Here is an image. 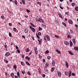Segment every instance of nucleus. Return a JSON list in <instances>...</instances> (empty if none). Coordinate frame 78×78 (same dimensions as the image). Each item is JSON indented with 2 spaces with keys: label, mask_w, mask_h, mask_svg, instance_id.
<instances>
[{
  "label": "nucleus",
  "mask_w": 78,
  "mask_h": 78,
  "mask_svg": "<svg viewBox=\"0 0 78 78\" xmlns=\"http://www.w3.org/2000/svg\"><path fill=\"white\" fill-rule=\"evenodd\" d=\"M72 76H75V74H74V73H72Z\"/></svg>",
  "instance_id": "47"
},
{
  "label": "nucleus",
  "mask_w": 78,
  "mask_h": 78,
  "mask_svg": "<svg viewBox=\"0 0 78 78\" xmlns=\"http://www.w3.org/2000/svg\"><path fill=\"white\" fill-rule=\"evenodd\" d=\"M75 26H76V28H78V25H77V24H75Z\"/></svg>",
  "instance_id": "60"
},
{
  "label": "nucleus",
  "mask_w": 78,
  "mask_h": 78,
  "mask_svg": "<svg viewBox=\"0 0 78 78\" xmlns=\"http://www.w3.org/2000/svg\"><path fill=\"white\" fill-rule=\"evenodd\" d=\"M59 16L60 17H61V18H62V16H61V15H59Z\"/></svg>",
  "instance_id": "62"
},
{
  "label": "nucleus",
  "mask_w": 78,
  "mask_h": 78,
  "mask_svg": "<svg viewBox=\"0 0 78 78\" xmlns=\"http://www.w3.org/2000/svg\"><path fill=\"white\" fill-rule=\"evenodd\" d=\"M15 78H19L18 77V76H16V75L15 76Z\"/></svg>",
  "instance_id": "54"
},
{
  "label": "nucleus",
  "mask_w": 78,
  "mask_h": 78,
  "mask_svg": "<svg viewBox=\"0 0 78 78\" xmlns=\"http://www.w3.org/2000/svg\"><path fill=\"white\" fill-rule=\"evenodd\" d=\"M44 62H45V59H43V60Z\"/></svg>",
  "instance_id": "61"
},
{
  "label": "nucleus",
  "mask_w": 78,
  "mask_h": 78,
  "mask_svg": "<svg viewBox=\"0 0 78 78\" xmlns=\"http://www.w3.org/2000/svg\"><path fill=\"white\" fill-rule=\"evenodd\" d=\"M1 17L2 18V19H4V16L3 15H2L1 16Z\"/></svg>",
  "instance_id": "48"
},
{
  "label": "nucleus",
  "mask_w": 78,
  "mask_h": 78,
  "mask_svg": "<svg viewBox=\"0 0 78 78\" xmlns=\"http://www.w3.org/2000/svg\"><path fill=\"white\" fill-rule=\"evenodd\" d=\"M6 63H8V60H6Z\"/></svg>",
  "instance_id": "64"
},
{
  "label": "nucleus",
  "mask_w": 78,
  "mask_h": 78,
  "mask_svg": "<svg viewBox=\"0 0 78 78\" xmlns=\"http://www.w3.org/2000/svg\"><path fill=\"white\" fill-rule=\"evenodd\" d=\"M73 42L74 44H76V42H75V38L73 39Z\"/></svg>",
  "instance_id": "7"
},
{
  "label": "nucleus",
  "mask_w": 78,
  "mask_h": 78,
  "mask_svg": "<svg viewBox=\"0 0 78 78\" xmlns=\"http://www.w3.org/2000/svg\"><path fill=\"white\" fill-rule=\"evenodd\" d=\"M57 73L58 75V76H59V77H61V73L60 72H58Z\"/></svg>",
  "instance_id": "3"
},
{
  "label": "nucleus",
  "mask_w": 78,
  "mask_h": 78,
  "mask_svg": "<svg viewBox=\"0 0 78 78\" xmlns=\"http://www.w3.org/2000/svg\"><path fill=\"white\" fill-rule=\"evenodd\" d=\"M38 35H39V36H40V35H41V33L38 32Z\"/></svg>",
  "instance_id": "40"
},
{
  "label": "nucleus",
  "mask_w": 78,
  "mask_h": 78,
  "mask_svg": "<svg viewBox=\"0 0 78 78\" xmlns=\"http://www.w3.org/2000/svg\"><path fill=\"white\" fill-rule=\"evenodd\" d=\"M27 74L29 75H30V74H31V73H30L29 72H28L27 73Z\"/></svg>",
  "instance_id": "53"
},
{
  "label": "nucleus",
  "mask_w": 78,
  "mask_h": 78,
  "mask_svg": "<svg viewBox=\"0 0 78 78\" xmlns=\"http://www.w3.org/2000/svg\"><path fill=\"white\" fill-rule=\"evenodd\" d=\"M21 64L22 65V66H25V64H24V63H23V62H21Z\"/></svg>",
  "instance_id": "23"
},
{
  "label": "nucleus",
  "mask_w": 78,
  "mask_h": 78,
  "mask_svg": "<svg viewBox=\"0 0 78 78\" xmlns=\"http://www.w3.org/2000/svg\"><path fill=\"white\" fill-rule=\"evenodd\" d=\"M60 8H61V9H63V8L61 7V5H60Z\"/></svg>",
  "instance_id": "49"
},
{
  "label": "nucleus",
  "mask_w": 78,
  "mask_h": 78,
  "mask_svg": "<svg viewBox=\"0 0 78 78\" xmlns=\"http://www.w3.org/2000/svg\"><path fill=\"white\" fill-rule=\"evenodd\" d=\"M22 73L23 74H25V71H22Z\"/></svg>",
  "instance_id": "46"
},
{
  "label": "nucleus",
  "mask_w": 78,
  "mask_h": 78,
  "mask_svg": "<svg viewBox=\"0 0 78 78\" xmlns=\"http://www.w3.org/2000/svg\"><path fill=\"white\" fill-rule=\"evenodd\" d=\"M21 56H22V57L23 58H24V56H25V55H23V54H22Z\"/></svg>",
  "instance_id": "45"
},
{
  "label": "nucleus",
  "mask_w": 78,
  "mask_h": 78,
  "mask_svg": "<svg viewBox=\"0 0 78 78\" xmlns=\"http://www.w3.org/2000/svg\"><path fill=\"white\" fill-rule=\"evenodd\" d=\"M41 41H39L38 44H41Z\"/></svg>",
  "instance_id": "58"
},
{
  "label": "nucleus",
  "mask_w": 78,
  "mask_h": 78,
  "mask_svg": "<svg viewBox=\"0 0 78 78\" xmlns=\"http://www.w3.org/2000/svg\"><path fill=\"white\" fill-rule=\"evenodd\" d=\"M49 66V65L48 63H46L45 66V67L46 68H47V67H48Z\"/></svg>",
  "instance_id": "27"
},
{
  "label": "nucleus",
  "mask_w": 78,
  "mask_h": 78,
  "mask_svg": "<svg viewBox=\"0 0 78 78\" xmlns=\"http://www.w3.org/2000/svg\"><path fill=\"white\" fill-rule=\"evenodd\" d=\"M46 37L48 41H50V37H49V36L47 35L46 36Z\"/></svg>",
  "instance_id": "4"
},
{
  "label": "nucleus",
  "mask_w": 78,
  "mask_h": 78,
  "mask_svg": "<svg viewBox=\"0 0 78 78\" xmlns=\"http://www.w3.org/2000/svg\"><path fill=\"white\" fill-rule=\"evenodd\" d=\"M75 3H73L72 4V6H75Z\"/></svg>",
  "instance_id": "39"
},
{
  "label": "nucleus",
  "mask_w": 78,
  "mask_h": 78,
  "mask_svg": "<svg viewBox=\"0 0 78 78\" xmlns=\"http://www.w3.org/2000/svg\"><path fill=\"white\" fill-rule=\"evenodd\" d=\"M32 30L33 32H35V29L34 28H32Z\"/></svg>",
  "instance_id": "22"
},
{
  "label": "nucleus",
  "mask_w": 78,
  "mask_h": 78,
  "mask_svg": "<svg viewBox=\"0 0 78 78\" xmlns=\"http://www.w3.org/2000/svg\"><path fill=\"white\" fill-rule=\"evenodd\" d=\"M69 77H70V76H72V71L70 70L69 71Z\"/></svg>",
  "instance_id": "8"
},
{
  "label": "nucleus",
  "mask_w": 78,
  "mask_h": 78,
  "mask_svg": "<svg viewBox=\"0 0 78 78\" xmlns=\"http://www.w3.org/2000/svg\"><path fill=\"white\" fill-rule=\"evenodd\" d=\"M16 49H18V48H19L17 46H16Z\"/></svg>",
  "instance_id": "59"
},
{
  "label": "nucleus",
  "mask_w": 78,
  "mask_h": 78,
  "mask_svg": "<svg viewBox=\"0 0 78 78\" xmlns=\"http://www.w3.org/2000/svg\"><path fill=\"white\" fill-rule=\"evenodd\" d=\"M65 75H69V72H66Z\"/></svg>",
  "instance_id": "32"
},
{
  "label": "nucleus",
  "mask_w": 78,
  "mask_h": 78,
  "mask_svg": "<svg viewBox=\"0 0 78 78\" xmlns=\"http://www.w3.org/2000/svg\"><path fill=\"white\" fill-rule=\"evenodd\" d=\"M14 2L15 5H17V1L16 0H15V1H14Z\"/></svg>",
  "instance_id": "24"
},
{
  "label": "nucleus",
  "mask_w": 78,
  "mask_h": 78,
  "mask_svg": "<svg viewBox=\"0 0 78 78\" xmlns=\"http://www.w3.org/2000/svg\"><path fill=\"white\" fill-rule=\"evenodd\" d=\"M45 76V74H43L42 75V77H43V78H44Z\"/></svg>",
  "instance_id": "51"
},
{
  "label": "nucleus",
  "mask_w": 78,
  "mask_h": 78,
  "mask_svg": "<svg viewBox=\"0 0 78 78\" xmlns=\"http://www.w3.org/2000/svg\"><path fill=\"white\" fill-rule=\"evenodd\" d=\"M35 54L36 55H37V50L35 49Z\"/></svg>",
  "instance_id": "30"
},
{
  "label": "nucleus",
  "mask_w": 78,
  "mask_h": 78,
  "mask_svg": "<svg viewBox=\"0 0 78 78\" xmlns=\"http://www.w3.org/2000/svg\"><path fill=\"white\" fill-rule=\"evenodd\" d=\"M65 45H69V44H70V43H68L67 41H65Z\"/></svg>",
  "instance_id": "6"
},
{
  "label": "nucleus",
  "mask_w": 78,
  "mask_h": 78,
  "mask_svg": "<svg viewBox=\"0 0 78 78\" xmlns=\"http://www.w3.org/2000/svg\"><path fill=\"white\" fill-rule=\"evenodd\" d=\"M55 70V68H52L51 69V72H53Z\"/></svg>",
  "instance_id": "26"
},
{
  "label": "nucleus",
  "mask_w": 78,
  "mask_h": 78,
  "mask_svg": "<svg viewBox=\"0 0 78 78\" xmlns=\"http://www.w3.org/2000/svg\"><path fill=\"white\" fill-rule=\"evenodd\" d=\"M28 32V29H25V33H27Z\"/></svg>",
  "instance_id": "9"
},
{
  "label": "nucleus",
  "mask_w": 78,
  "mask_h": 78,
  "mask_svg": "<svg viewBox=\"0 0 78 78\" xmlns=\"http://www.w3.org/2000/svg\"><path fill=\"white\" fill-rule=\"evenodd\" d=\"M68 22L69 23H70V24H72L73 23V21L71 20H69Z\"/></svg>",
  "instance_id": "2"
},
{
  "label": "nucleus",
  "mask_w": 78,
  "mask_h": 78,
  "mask_svg": "<svg viewBox=\"0 0 78 78\" xmlns=\"http://www.w3.org/2000/svg\"><path fill=\"white\" fill-rule=\"evenodd\" d=\"M22 2L23 3V5H25V0H22Z\"/></svg>",
  "instance_id": "17"
},
{
  "label": "nucleus",
  "mask_w": 78,
  "mask_h": 78,
  "mask_svg": "<svg viewBox=\"0 0 78 78\" xmlns=\"http://www.w3.org/2000/svg\"><path fill=\"white\" fill-rule=\"evenodd\" d=\"M29 51H30V50L29 49V48H28L27 49V50L26 51V52H29Z\"/></svg>",
  "instance_id": "28"
},
{
  "label": "nucleus",
  "mask_w": 78,
  "mask_h": 78,
  "mask_svg": "<svg viewBox=\"0 0 78 78\" xmlns=\"http://www.w3.org/2000/svg\"><path fill=\"white\" fill-rule=\"evenodd\" d=\"M10 75L12 78H14V73H12Z\"/></svg>",
  "instance_id": "12"
},
{
  "label": "nucleus",
  "mask_w": 78,
  "mask_h": 78,
  "mask_svg": "<svg viewBox=\"0 0 78 78\" xmlns=\"http://www.w3.org/2000/svg\"><path fill=\"white\" fill-rule=\"evenodd\" d=\"M9 26H10V27H11V26H12V24H11V23H9Z\"/></svg>",
  "instance_id": "44"
},
{
  "label": "nucleus",
  "mask_w": 78,
  "mask_h": 78,
  "mask_svg": "<svg viewBox=\"0 0 78 78\" xmlns=\"http://www.w3.org/2000/svg\"><path fill=\"white\" fill-rule=\"evenodd\" d=\"M17 75L18 76H19V75H20V73H19V72H18L17 73Z\"/></svg>",
  "instance_id": "34"
},
{
  "label": "nucleus",
  "mask_w": 78,
  "mask_h": 78,
  "mask_svg": "<svg viewBox=\"0 0 78 78\" xmlns=\"http://www.w3.org/2000/svg\"><path fill=\"white\" fill-rule=\"evenodd\" d=\"M55 37H57V38H59V37H58V36L56 35H55Z\"/></svg>",
  "instance_id": "52"
},
{
  "label": "nucleus",
  "mask_w": 78,
  "mask_h": 78,
  "mask_svg": "<svg viewBox=\"0 0 78 78\" xmlns=\"http://www.w3.org/2000/svg\"><path fill=\"white\" fill-rule=\"evenodd\" d=\"M67 38H70V39H71L72 38V37L69 35H68L67 36Z\"/></svg>",
  "instance_id": "19"
},
{
  "label": "nucleus",
  "mask_w": 78,
  "mask_h": 78,
  "mask_svg": "<svg viewBox=\"0 0 78 78\" xmlns=\"http://www.w3.org/2000/svg\"><path fill=\"white\" fill-rule=\"evenodd\" d=\"M9 35L10 37H11V36H12V35L11 34V33H9Z\"/></svg>",
  "instance_id": "38"
},
{
  "label": "nucleus",
  "mask_w": 78,
  "mask_h": 78,
  "mask_svg": "<svg viewBox=\"0 0 78 78\" xmlns=\"http://www.w3.org/2000/svg\"><path fill=\"white\" fill-rule=\"evenodd\" d=\"M17 51L18 53H20V50H19V49H17Z\"/></svg>",
  "instance_id": "42"
},
{
  "label": "nucleus",
  "mask_w": 78,
  "mask_h": 78,
  "mask_svg": "<svg viewBox=\"0 0 78 78\" xmlns=\"http://www.w3.org/2000/svg\"><path fill=\"white\" fill-rule=\"evenodd\" d=\"M36 36H37V38H38V39H40V37H39V36H38V35H37V34H36Z\"/></svg>",
  "instance_id": "33"
},
{
  "label": "nucleus",
  "mask_w": 78,
  "mask_h": 78,
  "mask_svg": "<svg viewBox=\"0 0 78 78\" xmlns=\"http://www.w3.org/2000/svg\"><path fill=\"white\" fill-rule=\"evenodd\" d=\"M38 21L40 22H41V23H44V20L41 19H39L38 20Z\"/></svg>",
  "instance_id": "1"
},
{
  "label": "nucleus",
  "mask_w": 78,
  "mask_h": 78,
  "mask_svg": "<svg viewBox=\"0 0 78 78\" xmlns=\"http://www.w3.org/2000/svg\"><path fill=\"white\" fill-rule=\"evenodd\" d=\"M49 53V51L48 50H47L46 51H45V53Z\"/></svg>",
  "instance_id": "41"
},
{
  "label": "nucleus",
  "mask_w": 78,
  "mask_h": 78,
  "mask_svg": "<svg viewBox=\"0 0 78 78\" xmlns=\"http://www.w3.org/2000/svg\"><path fill=\"white\" fill-rule=\"evenodd\" d=\"M26 11H27V12H30V10L28 9H26Z\"/></svg>",
  "instance_id": "37"
},
{
  "label": "nucleus",
  "mask_w": 78,
  "mask_h": 78,
  "mask_svg": "<svg viewBox=\"0 0 78 78\" xmlns=\"http://www.w3.org/2000/svg\"><path fill=\"white\" fill-rule=\"evenodd\" d=\"M39 30H42V29L41 27H39Z\"/></svg>",
  "instance_id": "35"
},
{
  "label": "nucleus",
  "mask_w": 78,
  "mask_h": 78,
  "mask_svg": "<svg viewBox=\"0 0 78 78\" xmlns=\"http://www.w3.org/2000/svg\"><path fill=\"white\" fill-rule=\"evenodd\" d=\"M62 23L63 25H64L65 26V27H66L67 26V25H66V23H65L64 22H62Z\"/></svg>",
  "instance_id": "21"
},
{
  "label": "nucleus",
  "mask_w": 78,
  "mask_h": 78,
  "mask_svg": "<svg viewBox=\"0 0 78 78\" xmlns=\"http://www.w3.org/2000/svg\"><path fill=\"white\" fill-rule=\"evenodd\" d=\"M74 49L75 50L78 51V47H74Z\"/></svg>",
  "instance_id": "16"
},
{
  "label": "nucleus",
  "mask_w": 78,
  "mask_h": 78,
  "mask_svg": "<svg viewBox=\"0 0 78 78\" xmlns=\"http://www.w3.org/2000/svg\"><path fill=\"white\" fill-rule=\"evenodd\" d=\"M43 27L44 28V29H45V27H46L45 25H43Z\"/></svg>",
  "instance_id": "57"
},
{
  "label": "nucleus",
  "mask_w": 78,
  "mask_h": 78,
  "mask_svg": "<svg viewBox=\"0 0 78 78\" xmlns=\"http://www.w3.org/2000/svg\"><path fill=\"white\" fill-rule=\"evenodd\" d=\"M22 37H23V38H25V36L24 35H22Z\"/></svg>",
  "instance_id": "55"
},
{
  "label": "nucleus",
  "mask_w": 78,
  "mask_h": 78,
  "mask_svg": "<svg viewBox=\"0 0 78 78\" xmlns=\"http://www.w3.org/2000/svg\"><path fill=\"white\" fill-rule=\"evenodd\" d=\"M56 62H55L53 61L52 62V65L53 66H55V65Z\"/></svg>",
  "instance_id": "10"
},
{
  "label": "nucleus",
  "mask_w": 78,
  "mask_h": 78,
  "mask_svg": "<svg viewBox=\"0 0 78 78\" xmlns=\"http://www.w3.org/2000/svg\"><path fill=\"white\" fill-rule=\"evenodd\" d=\"M4 47L5 48H7V45H4Z\"/></svg>",
  "instance_id": "56"
},
{
  "label": "nucleus",
  "mask_w": 78,
  "mask_h": 78,
  "mask_svg": "<svg viewBox=\"0 0 78 78\" xmlns=\"http://www.w3.org/2000/svg\"><path fill=\"white\" fill-rule=\"evenodd\" d=\"M70 47H72L73 45L72 44L73 43H72L71 41H70Z\"/></svg>",
  "instance_id": "15"
},
{
  "label": "nucleus",
  "mask_w": 78,
  "mask_h": 78,
  "mask_svg": "<svg viewBox=\"0 0 78 78\" xmlns=\"http://www.w3.org/2000/svg\"><path fill=\"white\" fill-rule=\"evenodd\" d=\"M13 30L14 31H16V28H13Z\"/></svg>",
  "instance_id": "43"
},
{
  "label": "nucleus",
  "mask_w": 78,
  "mask_h": 78,
  "mask_svg": "<svg viewBox=\"0 0 78 78\" xmlns=\"http://www.w3.org/2000/svg\"><path fill=\"white\" fill-rule=\"evenodd\" d=\"M66 64L67 68H68L69 67V63L67 62H66Z\"/></svg>",
  "instance_id": "14"
},
{
  "label": "nucleus",
  "mask_w": 78,
  "mask_h": 78,
  "mask_svg": "<svg viewBox=\"0 0 78 78\" xmlns=\"http://www.w3.org/2000/svg\"><path fill=\"white\" fill-rule=\"evenodd\" d=\"M28 58H29V57H28V56H26L25 57V59H28Z\"/></svg>",
  "instance_id": "50"
},
{
  "label": "nucleus",
  "mask_w": 78,
  "mask_h": 78,
  "mask_svg": "<svg viewBox=\"0 0 78 78\" xmlns=\"http://www.w3.org/2000/svg\"><path fill=\"white\" fill-rule=\"evenodd\" d=\"M56 51L59 54H60V53H61V52H60V51H59L58 49H56Z\"/></svg>",
  "instance_id": "13"
},
{
  "label": "nucleus",
  "mask_w": 78,
  "mask_h": 78,
  "mask_svg": "<svg viewBox=\"0 0 78 78\" xmlns=\"http://www.w3.org/2000/svg\"><path fill=\"white\" fill-rule=\"evenodd\" d=\"M68 52L69 53V54H70V55H73V53H72V52L71 51H69Z\"/></svg>",
  "instance_id": "18"
},
{
  "label": "nucleus",
  "mask_w": 78,
  "mask_h": 78,
  "mask_svg": "<svg viewBox=\"0 0 78 78\" xmlns=\"http://www.w3.org/2000/svg\"><path fill=\"white\" fill-rule=\"evenodd\" d=\"M13 68L14 69H17V66L16 65H15L13 66Z\"/></svg>",
  "instance_id": "25"
},
{
  "label": "nucleus",
  "mask_w": 78,
  "mask_h": 78,
  "mask_svg": "<svg viewBox=\"0 0 78 78\" xmlns=\"http://www.w3.org/2000/svg\"><path fill=\"white\" fill-rule=\"evenodd\" d=\"M75 10H76V11H78V7H75Z\"/></svg>",
  "instance_id": "36"
},
{
  "label": "nucleus",
  "mask_w": 78,
  "mask_h": 78,
  "mask_svg": "<svg viewBox=\"0 0 78 78\" xmlns=\"http://www.w3.org/2000/svg\"><path fill=\"white\" fill-rule=\"evenodd\" d=\"M70 31L71 34H73V30H72L71 29L70 30Z\"/></svg>",
  "instance_id": "31"
},
{
  "label": "nucleus",
  "mask_w": 78,
  "mask_h": 78,
  "mask_svg": "<svg viewBox=\"0 0 78 78\" xmlns=\"http://www.w3.org/2000/svg\"><path fill=\"white\" fill-rule=\"evenodd\" d=\"M10 55V53L9 52H7L5 54V55H6V56H9Z\"/></svg>",
  "instance_id": "5"
},
{
  "label": "nucleus",
  "mask_w": 78,
  "mask_h": 78,
  "mask_svg": "<svg viewBox=\"0 0 78 78\" xmlns=\"http://www.w3.org/2000/svg\"><path fill=\"white\" fill-rule=\"evenodd\" d=\"M30 24L32 27H36V26L34 25V24L32 23H30Z\"/></svg>",
  "instance_id": "11"
},
{
  "label": "nucleus",
  "mask_w": 78,
  "mask_h": 78,
  "mask_svg": "<svg viewBox=\"0 0 78 78\" xmlns=\"http://www.w3.org/2000/svg\"><path fill=\"white\" fill-rule=\"evenodd\" d=\"M26 64H27V66H30V64L29 62H26Z\"/></svg>",
  "instance_id": "20"
},
{
  "label": "nucleus",
  "mask_w": 78,
  "mask_h": 78,
  "mask_svg": "<svg viewBox=\"0 0 78 78\" xmlns=\"http://www.w3.org/2000/svg\"><path fill=\"white\" fill-rule=\"evenodd\" d=\"M47 58V59H50V58H51V57H50V56H48Z\"/></svg>",
  "instance_id": "29"
},
{
  "label": "nucleus",
  "mask_w": 78,
  "mask_h": 78,
  "mask_svg": "<svg viewBox=\"0 0 78 78\" xmlns=\"http://www.w3.org/2000/svg\"><path fill=\"white\" fill-rule=\"evenodd\" d=\"M30 29H32V27L31 26H30Z\"/></svg>",
  "instance_id": "63"
}]
</instances>
